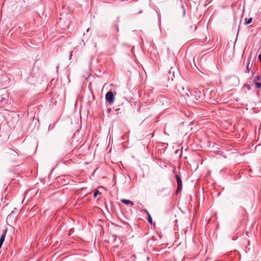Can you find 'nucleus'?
<instances>
[{
    "label": "nucleus",
    "mask_w": 261,
    "mask_h": 261,
    "mask_svg": "<svg viewBox=\"0 0 261 261\" xmlns=\"http://www.w3.org/2000/svg\"><path fill=\"white\" fill-rule=\"evenodd\" d=\"M106 100L110 103H112L114 101V96L112 91H108L106 95Z\"/></svg>",
    "instance_id": "nucleus-1"
},
{
    "label": "nucleus",
    "mask_w": 261,
    "mask_h": 261,
    "mask_svg": "<svg viewBox=\"0 0 261 261\" xmlns=\"http://www.w3.org/2000/svg\"><path fill=\"white\" fill-rule=\"evenodd\" d=\"M175 178L176 179L177 184V188L176 193H178V192H180L182 189V181L180 179V177H179V176L178 175H177V174L175 175Z\"/></svg>",
    "instance_id": "nucleus-2"
},
{
    "label": "nucleus",
    "mask_w": 261,
    "mask_h": 261,
    "mask_svg": "<svg viewBox=\"0 0 261 261\" xmlns=\"http://www.w3.org/2000/svg\"><path fill=\"white\" fill-rule=\"evenodd\" d=\"M120 201L123 203L125 204L128 205L130 204V205L133 206L134 205V203L129 200L125 199H121Z\"/></svg>",
    "instance_id": "nucleus-3"
},
{
    "label": "nucleus",
    "mask_w": 261,
    "mask_h": 261,
    "mask_svg": "<svg viewBox=\"0 0 261 261\" xmlns=\"http://www.w3.org/2000/svg\"><path fill=\"white\" fill-rule=\"evenodd\" d=\"M6 233V231L4 232V233L2 235V236L0 238V244H2L3 245L5 238V233Z\"/></svg>",
    "instance_id": "nucleus-4"
},
{
    "label": "nucleus",
    "mask_w": 261,
    "mask_h": 261,
    "mask_svg": "<svg viewBox=\"0 0 261 261\" xmlns=\"http://www.w3.org/2000/svg\"><path fill=\"white\" fill-rule=\"evenodd\" d=\"M252 21V18L251 17L249 18L248 19H246L245 22H244L245 25H248L250 24Z\"/></svg>",
    "instance_id": "nucleus-5"
},
{
    "label": "nucleus",
    "mask_w": 261,
    "mask_h": 261,
    "mask_svg": "<svg viewBox=\"0 0 261 261\" xmlns=\"http://www.w3.org/2000/svg\"><path fill=\"white\" fill-rule=\"evenodd\" d=\"M147 216H148V222L150 224H151L152 223V220L150 214H148V215H147Z\"/></svg>",
    "instance_id": "nucleus-6"
},
{
    "label": "nucleus",
    "mask_w": 261,
    "mask_h": 261,
    "mask_svg": "<svg viewBox=\"0 0 261 261\" xmlns=\"http://www.w3.org/2000/svg\"><path fill=\"white\" fill-rule=\"evenodd\" d=\"M255 86L256 88H259L261 87V83H255Z\"/></svg>",
    "instance_id": "nucleus-7"
},
{
    "label": "nucleus",
    "mask_w": 261,
    "mask_h": 261,
    "mask_svg": "<svg viewBox=\"0 0 261 261\" xmlns=\"http://www.w3.org/2000/svg\"><path fill=\"white\" fill-rule=\"evenodd\" d=\"M248 66H249V63L247 64V65L246 66V72H247V73L249 72V69L248 68Z\"/></svg>",
    "instance_id": "nucleus-8"
},
{
    "label": "nucleus",
    "mask_w": 261,
    "mask_h": 261,
    "mask_svg": "<svg viewBox=\"0 0 261 261\" xmlns=\"http://www.w3.org/2000/svg\"><path fill=\"white\" fill-rule=\"evenodd\" d=\"M99 193V191H96L95 192H94V197H96L97 195Z\"/></svg>",
    "instance_id": "nucleus-9"
},
{
    "label": "nucleus",
    "mask_w": 261,
    "mask_h": 261,
    "mask_svg": "<svg viewBox=\"0 0 261 261\" xmlns=\"http://www.w3.org/2000/svg\"><path fill=\"white\" fill-rule=\"evenodd\" d=\"M143 211L147 215H148V214H150L146 209H144Z\"/></svg>",
    "instance_id": "nucleus-10"
},
{
    "label": "nucleus",
    "mask_w": 261,
    "mask_h": 261,
    "mask_svg": "<svg viewBox=\"0 0 261 261\" xmlns=\"http://www.w3.org/2000/svg\"><path fill=\"white\" fill-rule=\"evenodd\" d=\"M258 59H259V60L260 62H261V55H259V56H258Z\"/></svg>",
    "instance_id": "nucleus-11"
},
{
    "label": "nucleus",
    "mask_w": 261,
    "mask_h": 261,
    "mask_svg": "<svg viewBox=\"0 0 261 261\" xmlns=\"http://www.w3.org/2000/svg\"><path fill=\"white\" fill-rule=\"evenodd\" d=\"M72 52L70 53V55L69 56V59H71V57H72Z\"/></svg>",
    "instance_id": "nucleus-12"
},
{
    "label": "nucleus",
    "mask_w": 261,
    "mask_h": 261,
    "mask_svg": "<svg viewBox=\"0 0 261 261\" xmlns=\"http://www.w3.org/2000/svg\"><path fill=\"white\" fill-rule=\"evenodd\" d=\"M256 77L257 80H259V76L258 75H257Z\"/></svg>",
    "instance_id": "nucleus-13"
}]
</instances>
